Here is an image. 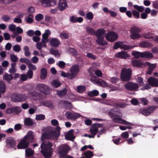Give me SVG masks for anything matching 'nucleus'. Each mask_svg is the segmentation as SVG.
<instances>
[{
    "label": "nucleus",
    "mask_w": 158,
    "mask_h": 158,
    "mask_svg": "<svg viewBox=\"0 0 158 158\" xmlns=\"http://www.w3.org/2000/svg\"><path fill=\"white\" fill-rule=\"evenodd\" d=\"M142 31L141 29L139 27L135 26L133 27L130 29V32L131 34L130 37L133 40L139 38L141 36L139 33Z\"/></svg>",
    "instance_id": "f257e3e1"
},
{
    "label": "nucleus",
    "mask_w": 158,
    "mask_h": 158,
    "mask_svg": "<svg viewBox=\"0 0 158 158\" xmlns=\"http://www.w3.org/2000/svg\"><path fill=\"white\" fill-rule=\"evenodd\" d=\"M134 7L135 9L140 12H143L144 9V7L143 6H139L136 5H134Z\"/></svg>",
    "instance_id": "603ef678"
},
{
    "label": "nucleus",
    "mask_w": 158,
    "mask_h": 158,
    "mask_svg": "<svg viewBox=\"0 0 158 158\" xmlns=\"http://www.w3.org/2000/svg\"><path fill=\"white\" fill-rule=\"evenodd\" d=\"M41 152L45 158H51L52 154V150L42 148V146H40Z\"/></svg>",
    "instance_id": "2eb2a0df"
},
{
    "label": "nucleus",
    "mask_w": 158,
    "mask_h": 158,
    "mask_svg": "<svg viewBox=\"0 0 158 158\" xmlns=\"http://www.w3.org/2000/svg\"><path fill=\"white\" fill-rule=\"evenodd\" d=\"M6 89L5 84L2 81L0 82V93H4Z\"/></svg>",
    "instance_id": "4c0bfd02"
},
{
    "label": "nucleus",
    "mask_w": 158,
    "mask_h": 158,
    "mask_svg": "<svg viewBox=\"0 0 158 158\" xmlns=\"http://www.w3.org/2000/svg\"><path fill=\"white\" fill-rule=\"evenodd\" d=\"M69 146L66 145H61L59 147L58 151V153L60 156V157H63L67 155L69 150Z\"/></svg>",
    "instance_id": "20e7f679"
},
{
    "label": "nucleus",
    "mask_w": 158,
    "mask_h": 158,
    "mask_svg": "<svg viewBox=\"0 0 158 158\" xmlns=\"http://www.w3.org/2000/svg\"><path fill=\"white\" fill-rule=\"evenodd\" d=\"M99 94L98 91L96 89L92 91H89L87 93L88 96L90 97L97 96L99 95Z\"/></svg>",
    "instance_id": "473e14b6"
},
{
    "label": "nucleus",
    "mask_w": 158,
    "mask_h": 158,
    "mask_svg": "<svg viewBox=\"0 0 158 158\" xmlns=\"http://www.w3.org/2000/svg\"><path fill=\"white\" fill-rule=\"evenodd\" d=\"M152 46L151 43L146 41L142 42L139 44V46L142 48H149Z\"/></svg>",
    "instance_id": "f704fd0d"
},
{
    "label": "nucleus",
    "mask_w": 158,
    "mask_h": 158,
    "mask_svg": "<svg viewBox=\"0 0 158 158\" xmlns=\"http://www.w3.org/2000/svg\"><path fill=\"white\" fill-rule=\"evenodd\" d=\"M36 87L38 91L45 94H49L51 90V89L48 86L42 83L37 84Z\"/></svg>",
    "instance_id": "0eeeda50"
},
{
    "label": "nucleus",
    "mask_w": 158,
    "mask_h": 158,
    "mask_svg": "<svg viewBox=\"0 0 158 158\" xmlns=\"http://www.w3.org/2000/svg\"><path fill=\"white\" fill-rule=\"evenodd\" d=\"M119 80V79L117 77H113L111 78V82L113 84H115Z\"/></svg>",
    "instance_id": "774afa93"
},
{
    "label": "nucleus",
    "mask_w": 158,
    "mask_h": 158,
    "mask_svg": "<svg viewBox=\"0 0 158 158\" xmlns=\"http://www.w3.org/2000/svg\"><path fill=\"white\" fill-rule=\"evenodd\" d=\"M154 34L150 32H148L147 33H145L143 35V37L145 39H154Z\"/></svg>",
    "instance_id": "79ce46f5"
},
{
    "label": "nucleus",
    "mask_w": 158,
    "mask_h": 158,
    "mask_svg": "<svg viewBox=\"0 0 158 158\" xmlns=\"http://www.w3.org/2000/svg\"><path fill=\"white\" fill-rule=\"evenodd\" d=\"M51 84L53 86L56 88L60 86L61 83L58 80H55L52 81Z\"/></svg>",
    "instance_id": "a19ab883"
},
{
    "label": "nucleus",
    "mask_w": 158,
    "mask_h": 158,
    "mask_svg": "<svg viewBox=\"0 0 158 158\" xmlns=\"http://www.w3.org/2000/svg\"><path fill=\"white\" fill-rule=\"evenodd\" d=\"M21 111V108L20 107L15 106L7 108L6 110V113L8 114H12L19 113Z\"/></svg>",
    "instance_id": "f3484780"
},
{
    "label": "nucleus",
    "mask_w": 158,
    "mask_h": 158,
    "mask_svg": "<svg viewBox=\"0 0 158 158\" xmlns=\"http://www.w3.org/2000/svg\"><path fill=\"white\" fill-rule=\"evenodd\" d=\"M10 57L11 61L13 62H15L18 61V57L14 54H10Z\"/></svg>",
    "instance_id": "e2e57ef3"
},
{
    "label": "nucleus",
    "mask_w": 158,
    "mask_h": 158,
    "mask_svg": "<svg viewBox=\"0 0 158 158\" xmlns=\"http://www.w3.org/2000/svg\"><path fill=\"white\" fill-rule=\"evenodd\" d=\"M60 37L62 39H66L69 37V35L65 32H62L60 34Z\"/></svg>",
    "instance_id": "0e129e2a"
},
{
    "label": "nucleus",
    "mask_w": 158,
    "mask_h": 158,
    "mask_svg": "<svg viewBox=\"0 0 158 158\" xmlns=\"http://www.w3.org/2000/svg\"><path fill=\"white\" fill-rule=\"evenodd\" d=\"M42 138L45 139H50L51 140L56 139L55 136L53 135L52 131L50 134L46 132L44 133L42 135Z\"/></svg>",
    "instance_id": "4be33fe9"
},
{
    "label": "nucleus",
    "mask_w": 158,
    "mask_h": 158,
    "mask_svg": "<svg viewBox=\"0 0 158 158\" xmlns=\"http://www.w3.org/2000/svg\"><path fill=\"white\" fill-rule=\"evenodd\" d=\"M23 50L24 51V55L26 56H28L31 55V52L29 51V48L27 46H25L23 48Z\"/></svg>",
    "instance_id": "de8ad7c7"
},
{
    "label": "nucleus",
    "mask_w": 158,
    "mask_h": 158,
    "mask_svg": "<svg viewBox=\"0 0 158 158\" xmlns=\"http://www.w3.org/2000/svg\"><path fill=\"white\" fill-rule=\"evenodd\" d=\"M131 47L130 46H128L123 44L122 42H117L115 43L113 48L114 49H116L118 48L127 50L129 49Z\"/></svg>",
    "instance_id": "4468645a"
},
{
    "label": "nucleus",
    "mask_w": 158,
    "mask_h": 158,
    "mask_svg": "<svg viewBox=\"0 0 158 158\" xmlns=\"http://www.w3.org/2000/svg\"><path fill=\"white\" fill-rule=\"evenodd\" d=\"M45 118V116L44 114H37L36 115L35 119L37 120H43Z\"/></svg>",
    "instance_id": "4d7b16f0"
},
{
    "label": "nucleus",
    "mask_w": 158,
    "mask_h": 158,
    "mask_svg": "<svg viewBox=\"0 0 158 158\" xmlns=\"http://www.w3.org/2000/svg\"><path fill=\"white\" fill-rule=\"evenodd\" d=\"M84 156L85 158H91L94 156L93 152L89 150L85 152L84 153Z\"/></svg>",
    "instance_id": "37998d69"
},
{
    "label": "nucleus",
    "mask_w": 158,
    "mask_h": 158,
    "mask_svg": "<svg viewBox=\"0 0 158 158\" xmlns=\"http://www.w3.org/2000/svg\"><path fill=\"white\" fill-rule=\"evenodd\" d=\"M25 136H27V140H29L30 142H32L34 138V136L33 134V132L32 131H29L27 133V135Z\"/></svg>",
    "instance_id": "c756f323"
},
{
    "label": "nucleus",
    "mask_w": 158,
    "mask_h": 158,
    "mask_svg": "<svg viewBox=\"0 0 158 158\" xmlns=\"http://www.w3.org/2000/svg\"><path fill=\"white\" fill-rule=\"evenodd\" d=\"M47 46L46 44L43 43L41 42H37L36 44L37 48L41 51L43 47L46 48Z\"/></svg>",
    "instance_id": "ea45409f"
},
{
    "label": "nucleus",
    "mask_w": 158,
    "mask_h": 158,
    "mask_svg": "<svg viewBox=\"0 0 158 158\" xmlns=\"http://www.w3.org/2000/svg\"><path fill=\"white\" fill-rule=\"evenodd\" d=\"M16 0H0V3L4 5H7Z\"/></svg>",
    "instance_id": "864d4df0"
},
{
    "label": "nucleus",
    "mask_w": 158,
    "mask_h": 158,
    "mask_svg": "<svg viewBox=\"0 0 158 158\" xmlns=\"http://www.w3.org/2000/svg\"><path fill=\"white\" fill-rule=\"evenodd\" d=\"M148 66L149 67V69H155L156 66V64H151L150 62H147L144 63V66Z\"/></svg>",
    "instance_id": "09e8293b"
},
{
    "label": "nucleus",
    "mask_w": 158,
    "mask_h": 158,
    "mask_svg": "<svg viewBox=\"0 0 158 158\" xmlns=\"http://www.w3.org/2000/svg\"><path fill=\"white\" fill-rule=\"evenodd\" d=\"M131 70H122L121 78L123 81H128L131 80Z\"/></svg>",
    "instance_id": "423d86ee"
},
{
    "label": "nucleus",
    "mask_w": 158,
    "mask_h": 158,
    "mask_svg": "<svg viewBox=\"0 0 158 158\" xmlns=\"http://www.w3.org/2000/svg\"><path fill=\"white\" fill-rule=\"evenodd\" d=\"M104 37H97V39L96 40V42L98 44L102 46H104L107 44V42L104 40Z\"/></svg>",
    "instance_id": "b1692460"
},
{
    "label": "nucleus",
    "mask_w": 158,
    "mask_h": 158,
    "mask_svg": "<svg viewBox=\"0 0 158 158\" xmlns=\"http://www.w3.org/2000/svg\"><path fill=\"white\" fill-rule=\"evenodd\" d=\"M142 58L148 59H152L153 57V55L149 51L142 52Z\"/></svg>",
    "instance_id": "cd10ccee"
},
{
    "label": "nucleus",
    "mask_w": 158,
    "mask_h": 158,
    "mask_svg": "<svg viewBox=\"0 0 158 158\" xmlns=\"http://www.w3.org/2000/svg\"><path fill=\"white\" fill-rule=\"evenodd\" d=\"M69 52L74 56H77L78 55V53L77 50L72 48H69Z\"/></svg>",
    "instance_id": "3c124183"
},
{
    "label": "nucleus",
    "mask_w": 158,
    "mask_h": 158,
    "mask_svg": "<svg viewBox=\"0 0 158 158\" xmlns=\"http://www.w3.org/2000/svg\"><path fill=\"white\" fill-rule=\"evenodd\" d=\"M106 40L111 42H114L117 40L118 38V35L114 32H110L106 35Z\"/></svg>",
    "instance_id": "f8f14e48"
},
{
    "label": "nucleus",
    "mask_w": 158,
    "mask_h": 158,
    "mask_svg": "<svg viewBox=\"0 0 158 158\" xmlns=\"http://www.w3.org/2000/svg\"><path fill=\"white\" fill-rule=\"evenodd\" d=\"M26 74L28 78L29 79H31L33 77V74L32 70H29Z\"/></svg>",
    "instance_id": "13d9d810"
},
{
    "label": "nucleus",
    "mask_w": 158,
    "mask_h": 158,
    "mask_svg": "<svg viewBox=\"0 0 158 158\" xmlns=\"http://www.w3.org/2000/svg\"><path fill=\"white\" fill-rule=\"evenodd\" d=\"M21 63H25L27 64H29V63H30V61L28 59L26 58H21L19 59Z\"/></svg>",
    "instance_id": "69168bd1"
},
{
    "label": "nucleus",
    "mask_w": 158,
    "mask_h": 158,
    "mask_svg": "<svg viewBox=\"0 0 158 158\" xmlns=\"http://www.w3.org/2000/svg\"><path fill=\"white\" fill-rule=\"evenodd\" d=\"M13 50L16 52H19L21 50V47L19 44H16L13 47Z\"/></svg>",
    "instance_id": "680f3d73"
},
{
    "label": "nucleus",
    "mask_w": 158,
    "mask_h": 158,
    "mask_svg": "<svg viewBox=\"0 0 158 158\" xmlns=\"http://www.w3.org/2000/svg\"><path fill=\"white\" fill-rule=\"evenodd\" d=\"M39 2L44 7L53 6L56 4V2L54 0H39Z\"/></svg>",
    "instance_id": "9d476101"
},
{
    "label": "nucleus",
    "mask_w": 158,
    "mask_h": 158,
    "mask_svg": "<svg viewBox=\"0 0 158 158\" xmlns=\"http://www.w3.org/2000/svg\"><path fill=\"white\" fill-rule=\"evenodd\" d=\"M33 15L31 14H29L27 17H26L25 20L27 23H31L33 22Z\"/></svg>",
    "instance_id": "8fccbe9b"
},
{
    "label": "nucleus",
    "mask_w": 158,
    "mask_h": 158,
    "mask_svg": "<svg viewBox=\"0 0 158 158\" xmlns=\"http://www.w3.org/2000/svg\"><path fill=\"white\" fill-rule=\"evenodd\" d=\"M65 115L67 119L72 120H75L80 117L81 116L79 114L72 111H67Z\"/></svg>",
    "instance_id": "1a4fd4ad"
},
{
    "label": "nucleus",
    "mask_w": 158,
    "mask_h": 158,
    "mask_svg": "<svg viewBox=\"0 0 158 158\" xmlns=\"http://www.w3.org/2000/svg\"><path fill=\"white\" fill-rule=\"evenodd\" d=\"M131 63L133 66L137 68L140 67L144 66V63L142 60H134L131 61Z\"/></svg>",
    "instance_id": "412c9836"
},
{
    "label": "nucleus",
    "mask_w": 158,
    "mask_h": 158,
    "mask_svg": "<svg viewBox=\"0 0 158 158\" xmlns=\"http://www.w3.org/2000/svg\"><path fill=\"white\" fill-rule=\"evenodd\" d=\"M44 18V16L43 15L39 14L37 15L35 17V19L37 21H40L42 19Z\"/></svg>",
    "instance_id": "338daca9"
},
{
    "label": "nucleus",
    "mask_w": 158,
    "mask_h": 158,
    "mask_svg": "<svg viewBox=\"0 0 158 158\" xmlns=\"http://www.w3.org/2000/svg\"><path fill=\"white\" fill-rule=\"evenodd\" d=\"M24 124L28 126H32L34 124V122L30 118H26L24 120Z\"/></svg>",
    "instance_id": "7c9ffc66"
},
{
    "label": "nucleus",
    "mask_w": 158,
    "mask_h": 158,
    "mask_svg": "<svg viewBox=\"0 0 158 158\" xmlns=\"http://www.w3.org/2000/svg\"><path fill=\"white\" fill-rule=\"evenodd\" d=\"M57 65L60 69H64L65 68V63L62 61H60L56 64Z\"/></svg>",
    "instance_id": "6e6d98bb"
},
{
    "label": "nucleus",
    "mask_w": 158,
    "mask_h": 158,
    "mask_svg": "<svg viewBox=\"0 0 158 158\" xmlns=\"http://www.w3.org/2000/svg\"><path fill=\"white\" fill-rule=\"evenodd\" d=\"M50 43L52 46L57 47L59 45L60 42L57 38H54L50 40Z\"/></svg>",
    "instance_id": "bb28decb"
},
{
    "label": "nucleus",
    "mask_w": 158,
    "mask_h": 158,
    "mask_svg": "<svg viewBox=\"0 0 158 158\" xmlns=\"http://www.w3.org/2000/svg\"><path fill=\"white\" fill-rule=\"evenodd\" d=\"M29 144V142L27 140V136H24L17 145L18 149H24L27 148Z\"/></svg>",
    "instance_id": "ddd939ff"
},
{
    "label": "nucleus",
    "mask_w": 158,
    "mask_h": 158,
    "mask_svg": "<svg viewBox=\"0 0 158 158\" xmlns=\"http://www.w3.org/2000/svg\"><path fill=\"white\" fill-rule=\"evenodd\" d=\"M6 146L8 148H13L16 146L17 141L13 137H9L6 140Z\"/></svg>",
    "instance_id": "6e6552de"
},
{
    "label": "nucleus",
    "mask_w": 158,
    "mask_h": 158,
    "mask_svg": "<svg viewBox=\"0 0 158 158\" xmlns=\"http://www.w3.org/2000/svg\"><path fill=\"white\" fill-rule=\"evenodd\" d=\"M124 87L127 90L131 91H136L139 88L138 84L132 81H129L125 83Z\"/></svg>",
    "instance_id": "39448f33"
},
{
    "label": "nucleus",
    "mask_w": 158,
    "mask_h": 158,
    "mask_svg": "<svg viewBox=\"0 0 158 158\" xmlns=\"http://www.w3.org/2000/svg\"><path fill=\"white\" fill-rule=\"evenodd\" d=\"M149 84L153 87H158V79L153 77H150L148 79Z\"/></svg>",
    "instance_id": "6ab92c4d"
},
{
    "label": "nucleus",
    "mask_w": 158,
    "mask_h": 158,
    "mask_svg": "<svg viewBox=\"0 0 158 158\" xmlns=\"http://www.w3.org/2000/svg\"><path fill=\"white\" fill-rule=\"evenodd\" d=\"M41 146H42V148L48 149H50V150H52V144L49 141H46L44 143H43Z\"/></svg>",
    "instance_id": "c85d7f7f"
},
{
    "label": "nucleus",
    "mask_w": 158,
    "mask_h": 158,
    "mask_svg": "<svg viewBox=\"0 0 158 158\" xmlns=\"http://www.w3.org/2000/svg\"><path fill=\"white\" fill-rule=\"evenodd\" d=\"M86 89L85 86H78L77 87V91L80 93H81L85 91Z\"/></svg>",
    "instance_id": "49530a36"
},
{
    "label": "nucleus",
    "mask_w": 158,
    "mask_h": 158,
    "mask_svg": "<svg viewBox=\"0 0 158 158\" xmlns=\"http://www.w3.org/2000/svg\"><path fill=\"white\" fill-rule=\"evenodd\" d=\"M67 7L68 5L66 0H60L58 8L60 11H63Z\"/></svg>",
    "instance_id": "aec40b11"
},
{
    "label": "nucleus",
    "mask_w": 158,
    "mask_h": 158,
    "mask_svg": "<svg viewBox=\"0 0 158 158\" xmlns=\"http://www.w3.org/2000/svg\"><path fill=\"white\" fill-rule=\"evenodd\" d=\"M86 32L89 34L91 35H95V31L91 27L89 26H87L85 27Z\"/></svg>",
    "instance_id": "c9c22d12"
},
{
    "label": "nucleus",
    "mask_w": 158,
    "mask_h": 158,
    "mask_svg": "<svg viewBox=\"0 0 158 158\" xmlns=\"http://www.w3.org/2000/svg\"><path fill=\"white\" fill-rule=\"evenodd\" d=\"M131 54L135 58L139 59L142 58V52L135 51L132 52Z\"/></svg>",
    "instance_id": "58836bf2"
},
{
    "label": "nucleus",
    "mask_w": 158,
    "mask_h": 158,
    "mask_svg": "<svg viewBox=\"0 0 158 158\" xmlns=\"http://www.w3.org/2000/svg\"><path fill=\"white\" fill-rule=\"evenodd\" d=\"M79 71V70H70L69 72L65 73L62 72L61 75L62 77L72 80L74 78Z\"/></svg>",
    "instance_id": "7ed1b4c3"
},
{
    "label": "nucleus",
    "mask_w": 158,
    "mask_h": 158,
    "mask_svg": "<svg viewBox=\"0 0 158 158\" xmlns=\"http://www.w3.org/2000/svg\"><path fill=\"white\" fill-rule=\"evenodd\" d=\"M56 131H52L53 132V134L55 136V138L56 139H58V137L59 136L60 134V128L58 126L56 127Z\"/></svg>",
    "instance_id": "72a5a7b5"
},
{
    "label": "nucleus",
    "mask_w": 158,
    "mask_h": 158,
    "mask_svg": "<svg viewBox=\"0 0 158 158\" xmlns=\"http://www.w3.org/2000/svg\"><path fill=\"white\" fill-rule=\"evenodd\" d=\"M157 108V106H154L144 108L141 110V113L145 116L149 115L153 113L154 110Z\"/></svg>",
    "instance_id": "9b49d317"
},
{
    "label": "nucleus",
    "mask_w": 158,
    "mask_h": 158,
    "mask_svg": "<svg viewBox=\"0 0 158 158\" xmlns=\"http://www.w3.org/2000/svg\"><path fill=\"white\" fill-rule=\"evenodd\" d=\"M47 70H41L40 75L41 79H45L47 77Z\"/></svg>",
    "instance_id": "a18cd8bd"
},
{
    "label": "nucleus",
    "mask_w": 158,
    "mask_h": 158,
    "mask_svg": "<svg viewBox=\"0 0 158 158\" xmlns=\"http://www.w3.org/2000/svg\"><path fill=\"white\" fill-rule=\"evenodd\" d=\"M67 92V89L65 88L62 90L58 91L57 92V94L60 97H63L66 94Z\"/></svg>",
    "instance_id": "c03bdc74"
},
{
    "label": "nucleus",
    "mask_w": 158,
    "mask_h": 158,
    "mask_svg": "<svg viewBox=\"0 0 158 158\" xmlns=\"http://www.w3.org/2000/svg\"><path fill=\"white\" fill-rule=\"evenodd\" d=\"M27 99L25 95L19 94H13L11 97V101L15 102H23Z\"/></svg>",
    "instance_id": "f03ea898"
},
{
    "label": "nucleus",
    "mask_w": 158,
    "mask_h": 158,
    "mask_svg": "<svg viewBox=\"0 0 158 158\" xmlns=\"http://www.w3.org/2000/svg\"><path fill=\"white\" fill-rule=\"evenodd\" d=\"M112 110H110L108 113V115L111 118H114L115 117H118V115L116 114L115 112L112 111Z\"/></svg>",
    "instance_id": "bf43d9fd"
},
{
    "label": "nucleus",
    "mask_w": 158,
    "mask_h": 158,
    "mask_svg": "<svg viewBox=\"0 0 158 158\" xmlns=\"http://www.w3.org/2000/svg\"><path fill=\"white\" fill-rule=\"evenodd\" d=\"M94 14L91 12H88L86 14V18L89 20H92L94 18Z\"/></svg>",
    "instance_id": "052dcab7"
},
{
    "label": "nucleus",
    "mask_w": 158,
    "mask_h": 158,
    "mask_svg": "<svg viewBox=\"0 0 158 158\" xmlns=\"http://www.w3.org/2000/svg\"><path fill=\"white\" fill-rule=\"evenodd\" d=\"M106 32V31L104 29H100L95 32V35L97 37H104Z\"/></svg>",
    "instance_id": "393cba45"
},
{
    "label": "nucleus",
    "mask_w": 158,
    "mask_h": 158,
    "mask_svg": "<svg viewBox=\"0 0 158 158\" xmlns=\"http://www.w3.org/2000/svg\"><path fill=\"white\" fill-rule=\"evenodd\" d=\"M137 82L139 84L140 86H143L144 85L143 78L140 77H138L137 78Z\"/></svg>",
    "instance_id": "5fc2aeb1"
},
{
    "label": "nucleus",
    "mask_w": 158,
    "mask_h": 158,
    "mask_svg": "<svg viewBox=\"0 0 158 158\" xmlns=\"http://www.w3.org/2000/svg\"><path fill=\"white\" fill-rule=\"evenodd\" d=\"M3 78L4 80L9 84L10 83V81L13 79L14 77L12 74L6 73L4 75Z\"/></svg>",
    "instance_id": "a878e982"
},
{
    "label": "nucleus",
    "mask_w": 158,
    "mask_h": 158,
    "mask_svg": "<svg viewBox=\"0 0 158 158\" xmlns=\"http://www.w3.org/2000/svg\"><path fill=\"white\" fill-rule=\"evenodd\" d=\"M60 102L61 103L64 104L68 109H71L73 108V106L71 102L65 100H61Z\"/></svg>",
    "instance_id": "2f4dec72"
},
{
    "label": "nucleus",
    "mask_w": 158,
    "mask_h": 158,
    "mask_svg": "<svg viewBox=\"0 0 158 158\" xmlns=\"http://www.w3.org/2000/svg\"><path fill=\"white\" fill-rule=\"evenodd\" d=\"M115 56L117 58H121L122 59H126L127 57H129V55L126 52H118L115 54Z\"/></svg>",
    "instance_id": "5701e85b"
},
{
    "label": "nucleus",
    "mask_w": 158,
    "mask_h": 158,
    "mask_svg": "<svg viewBox=\"0 0 158 158\" xmlns=\"http://www.w3.org/2000/svg\"><path fill=\"white\" fill-rule=\"evenodd\" d=\"M29 96L34 100H40L42 99L41 94L36 92H30L29 93Z\"/></svg>",
    "instance_id": "a211bd4d"
},
{
    "label": "nucleus",
    "mask_w": 158,
    "mask_h": 158,
    "mask_svg": "<svg viewBox=\"0 0 158 158\" xmlns=\"http://www.w3.org/2000/svg\"><path fill=\"white\" fill-rule=\"evenodd\" d=\"M26 156L27 157H30L34 155V151L30 148H26L25 150Z\"/></svg>",
    "instance_id": "e433bc0d"
},
{
    "label": "nucleus",
    "mask_w": 158,
    "mask_h": 158,
    "mask_svg": "<svg viewBox=\"0 0 158 158\" xmlns=\"http://www.w3.org/2000/svg\"><path fill=\"white\" fill-rule=\"evenodd\" d=\"M102 126V124L97 123L92 124L90 129V132L94 136L98 132V128L101 127Z\"/></svg>",
    "instance_id": "dca6fc26"
}]
</instances>
